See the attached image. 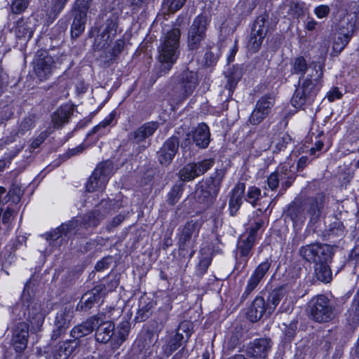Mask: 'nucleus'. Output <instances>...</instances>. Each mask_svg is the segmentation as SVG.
Returning a JSON list of instances; mask_svg holds the SVG:
<instances>
[{
	"label": "nucleus",
	"mask_w": 359,
	"mask_h": 359,
	"mask_svg": "<svg viewBox=\"0 0 359 359\" xmlns=\"http://www.w3.org/2000/svg\"><path fill=\"white\" fill-rule=\"evenodd\" d=\"M323 76V67L320 62H312L309 73L299 80V86L291 100L292 104L296 108L311 104L320 89Z\"/></svg>",
	"instance_id": "f257e3e1"
},
{
	"label": "nucleus",
	"mask_w": 359,
	"mask_h": 359,
	"mask_svg": "<svg viewBox=\"0 0 359 359\" xmlns=\"http://www.w3.org/2000/svg\"><path fill=\"white\" fill-rule=\"evenodd\" d=\"M226 172L224 168L216 169L203 183L199 182L196 185L194 199L197 203L201 205L202 208H208L214 203Z\"/></svg>",
	"instance_id": "f03ea898"
},
{
	"label": "nucleus",
	"mask_w": 359,
	"mask_h": 359,
	"mask_svg": "<svg viewBox=\"0 0 359 359\" xmlns=\"http://www.w3.org/2000/svg\"><path fill=\"white\" fill-rule=\"evenodd\" d=\"M309 311L311 318L318 323H327L336 316L335 304L326 296L318 295L309 302Z\"/></svg>",
	"instance_id": "7ed1b4c3"
},
{
	"label": "nucleus",
	"mask_w": 359,
	"mask_h": 359,
	"mask_svg": "<svg viewBox=\"0 0 359 359\" xmlns=\"http://www.w3.org/2000/svg\"><path fill=\"white\" fill-rule=\"evenodd\" d=\"M202 224L203 222L201 220L194 219L185 223L179 234L178 245L180 251L187 252L189 250H191L190 257L193 256L196 238L198 236Z\"/></svg>",
	"instance_id": "20e7f679"
},
{
	"label": "nucleus",
	"mask_w": 359,
	"mask_h": 359,
	"mask_svg": "<svg viewBox=\"0 0 359 359\" xmlns=\"http://www.w3.org/2000/svg\"><path fill=\"white\" fill-rule=\"evenodd\" d=\"M208 26L207 15L201 14L194 18L187 34V43L189 50H196L200 48L202 41L206 36Z\"/></svg>",
	"instance_id": "39448f33"
},
{
	"label": "nucleus",
	"mask_w": 359,
	"mask_h": 359,
	"mask_svg": "<svg viewBox=\"0 0 359 359\" xmlns=\"http://www.w3.org/2000/svg\"><path fill=\"white\" fill-rule=\"evenodd\" d=\"M172 80L177 81L180 85V92L176 97L177 103L182 102L189 97L198 83L197 73L189 69L174 75Z\"/></svg>",
	"instance_id": "423d86ee"
},
{
	"label": "nucleus",
	"mask_w": 359,
	"mask_h": 359,
	"mask_svg": "<svg viewBox=\"0 0 359 359\" xmlns=\"http://www.w3.org/2000/svg\"><path fill=\"white\" fill-rule=\"evenodd\" d=\"M112 173V162L104 161L100 163L89 177L86 184V190L88 192H93L97 189L103 188Z\"/></svg>",
	"instance_id": "0eeeda50"
},
{
	"label": "nucleus",
	"mask_w": 359,
	"mask_h": 359,
	"mask_svg": "<svg viewBox=\"0 0 359 359\" xmlns=\"http://www.w3.org/2000/svg\"><path fill=\"white\" fill-rule=\"evenodd\" d=\"M299 252L304 259L315 264L321 262H327L330 257L329 246L320 243H311L302 246Z\"/></svg>",
	"instance_id": "6e6552de"
},
{
	"label": "nucleus",
	"mask_w": 359,
	"mask_h": 359,
	"mask_svg": "<svg viewBox=\"0 0 359 359\" xmlns=\"http://www.w3.org/2000/svg\"><path fill=\"white\" fill-rule=\"evenodd\" d=\"M53 69V57L46 50H38L34 60V71L36 77L41 81H46L52 75Z\"/></svg>",
	"instance_id": "1a4fd4ad"
},
{
	"label": "nucleus",
	"mask_w": 359,
	"mask_h": 359,
	"mask_svg": "<svg viewBox=\"0 0 359 359\" xmlns=\"http://www.w3.org/2000/svg\"><path fill=\"white\" fill-rule=\"evenodd\" d=\"M212 158L204 159L197 163L186 164L179 172V178L182 182H190L205 174L214 165Z\"/></svg>",
	"instance_id": "9d476101"
},
{
	"label": "nucleus",
	"mask_w": 359,
	"mask_h": 359,
	"mask_svg": "<svg viewBox=\"0 0 359 359\" xmlns=\"http://www.w3.org/2000/svg\"><path fill=\"white\" fill-rule=\"evenodd\" d=\"M158 126V122H147L128 135V140L139 145L138 153L142 152L147 148V146L144 143L154 135Z\"/></svg>",
	"instance_id": "9b49d317"
},
{
	"label": "nucleus",
	"mask_w": 359,
	"mask_h": 359,
	"mask_svg": "<svg viewBox=\"0 0 359 359\" xmlns=\"http://www.w3.org/2000/svg\"><path fill=\"white\" fill-rule=\"evenodd\" d=\"M106 293V286L100 284L85 292L76 306V311H87L97 304Z\"/></svg>",
	"instance_id": "f8f14e48"
},
{
	"label": "nucleus",
	"mask_w": 359,
	"mask_h": 359,
	"mask_svg": "<svg viewBox=\"0 0 359 359\" xmlns=\"http://www.w3.org/2000/svg\"><path fill=\"white\" fill-rule=\"evenodd\" d=\"M74 317V310L71 307H65L59 310L54 320L52 339H57L64 334L70 325Z\"/></svg>",
	"instance_id": "ddd939ff"
},
{
	"label": "nucleus",
	"mask_w": 359,
	"mask_h": 359,
	"mask_svg": "<svg viewBox=\"0 0 359 359\" xmlns=\"http://www.w3.org/2000/svg\"><path fill=\"white\" fill-rule=\"evenodd\" d=\"M271 266V259H266L264 262L260 263L255 269L250 277L245 291L241 295V300H245L250 293L257 287L262 279L269 271Z\"/></svg>",
	"instance_id": "4468645a"
},
{
	"label": "nucleus",
	"mask_w": 359,
	"mask_h": 359,
	"mask_svg": "<svg viewBox=\"0 0 359 359\" xmlns=\"http://www.w3.org/2000/svg\"><path fill=\"white\" fill-rule=\"evenodd\" d=\"M255 241L253 236H242L237 244V251L238 257L237 258L236 269L243 270L247 264L249 258L251 256V251L255 245Z\"/></svg>",
	"instance_id": "2eb2a0df"
},
{
	"label": "nucleus",
	"mask_w": 359,
	"mask_h": 359,
	"mask_svg": "<svg viewBox=\"0 0 359 359\" xmlns=\"http://www.w3.org/2000/svg\"><path fill=\"white\" fill-rule=\"evenodd\" d=\"M158 60L161 63V74H167L176 62L180 50L172 46L160 43L158 46Z\"/></svg>",
	"instance_id": "dca6fc26"
},
{
	"label": "nucleus",
	"mask_w": 359,
	"mask_h": 359,
	"mask_svg": "<svg viewBox=\"0 0 359 359\" xmlns=\"http://www.w3.org/2000/svg\"><path fill=\"white\" fill-rule=\"evenodd\" d=\"M271 347L272 341L270 339H257L247 346L246 354L250 358L265 359Z\"/></svg>",
	"instance_id": "f3484780"
},
{
	"label": "nucleus",
	"mask_w": 359,
	"mask_h": 359,
	"mask_svg": "<svg viewBox=\"0 0 359 359\" xmlns=\"http://www.w3.org/2000/svg\"><path fill=\"white\" fill-rule=\"evenodd\" d=\"M179 143V139L175 136L170 137L164 142L157 152V157L160 164L168 165L172 162L178 150Z\"/></svg>",
	"instance_id": "a211bd4d"
},
{
	"label": "nucleus",
	"mask_w": 359,
	"mask_h": 359,
	"mask_svg": "<svg viewBox=\"0 0 359 359\" xmlns=\"http://www.w3.org/2000/svg\"><path fill=\"white\" fill-rule=\"evenodd\" d=\"M29 337V326L22 322L18 323L13 330L12 342L14 349L22 353L27 346Z\"/></svg>",
	"instance_id": "6ab92c4d"
},
{
	"label": "nucleus",
	"mask_w": 359,
	"mask_h": 359,
	"mask_svg": "<svg viewBox=\"0 0 359 359\" xmlns=\"http://www.w3.org/2000/svg\"><path fill=\"white\" fill-rule=\"evenodd\" d=\"M102 320H103V313H98L91 316L86 321L75 326L71 331V336L78 341L79 338L91 333Z\"/></svg>",
	"instance_id": "aec40b11"
},
{
	"label": "nucleus",
	"mask_w": 359,
	"mask_h": 359,
	"mask_svg": "<svg viewBox=\"0 0 359 359\" xmlns=\"http://www.w3.org/2000/svg\"><path fill=\"white\" fill-rule=\"evenodd\" d=\"M115 325L114 323L109 320H104V315L103 314V320L99 322L96 326L95 337V340L102 344H106L113 339L114 334Z\"/></svg>",
	"instance_id": "412c9836"
},
{
	"label": "nucleus",
	"mask_w": 359,
	"mask_h": 359,
	"mask_svg": "<svg viewBox=\"0 0 359 359\" xmlns=\"http://www.w3.org/2000/svg\"><path fill=\"white\" fill-rule=\"evenodd\" d=\"M245 190V184L238 182L231 192L229 201L230 215L234 216L240 209L243 203V198Z\"/></svg>",
	"instance_id": "4be33fe9"
},
{
	"label": "nucleus",
	"mask_w": 359,
	"mask_h": 359,
	"mask_svg": "<svg viewBox=\"0 0 359 359\" xmlns=\"http://www.w3.org/2000/svg\"><path fill=\"white\" fill-rule=\"evenodd\" d=\"M193 142L201 149H205L210 142V132L208 126L201 123L191 133Z\"/></svg>",
	"instance_id": "5701e85b"
},
{
	"label": "nucleus",
	"mask_w": 359,
	"mask_h": 359,
	"mask_svg": "<svg viewBox=\"0 0 359 359\" xmlns=\"http://www.w3.org/2000/svg\"><path fill=\"white\" fill-rule=\"evenodd\" d=\"M358 29L359 16L356 13H353L348 14L340 22L339 32L351 39Z\"/></svg>",
	"instance_id": "b1692460"
},
{
	"label": "nucleus",
	"mask_w": 359,
	"mask_h": 359,
	"mask_svg": "<svg viewBox=\"0 0 359 359\" xmlns=\"http://www.w3.org/2000/svg\"><path fill=\"white\" fill-rule=\"evenodd\" d=\"M264 315L269 316L266 303L264 297H257L248 311L247 318L251 322H257Z\"/></svg>",
	"instance_id": "393cba45"
},
{
	"label": "nucleus",
	"mask_w": 359,
	"mask_h": 359,
	"mask_svg": "<svg viewBox=\"0 0 359 359\" xmlns=\"http://www.w3.org/2000/svg\"><path fill=\"white\" fill-rule=\"evenodd\" d=\"M46 313L41 304L34 303L28 307L27 319L32 325V329L38 331L42 327Z\"/></svg>",
	"instance_id": "a878e982"
},
{
	"label": "nucleus",
	"mask_w": 359,
	"mask_h": 359,
	"mask_svg": "<svg viewBox=\"0 0 359 359\" xmlns=\"http://www.w3.org/2000/svg\"><path fill=\"white\" fill-rule=\"evenodd\" d=\"M79 345V341L72 339L60 343L53 351L54 359H67Z\"/></svg>",
	"instance_id": "bb28decb"
},
{
	"label": "nucleus",
	"mask_w": 359,
	"mask_h": 359,
	"mask_svg": "<svg viewBox=\"0 0 359 359\" xmlns=\"http://www.w3.org/2000/svg\"><path fill=\"white\" fill-rule=\"evenodd\" d=\"M184 335L182 332H176L169 336L165 344L162 346V354L168 358L183 344Z\"/></svg>",
	"instance_id": "cd10ccee"
},
{
	"label": "nucleus",
	"mask_w": 359,
	"mask_h": 359,
	"mask_svg": "<svg viewBox=\"0 0 359 359\" xmlns=\"http://www.w3.org/2000/svg\"><path fill=\"white\" fill-rule=\"evenodd\" d=\"M130 329V323L128 320L121 322L118 326L117 332L111 341L112 349H117L126 340Z\"/></svg>",
	"instance_id": "c85d7f7f"
},
{
	"label": "nucleus",
	"mask_w": 359,
	"mask_h": 359,
	"mask_svg": "<svg viewBox=\"0 0 359 359\" xmlns=\"http://www.w3.org/2000/svg\"><path fill=\"white\" fill-rule=\"evenodd\" d=\"M285 297V289L282 286L273 290L269 294L266 303L268 316H271L274 312L280 302L283 301Z\"/></svg>",
	"instance_id": "c756f323"
},
{
	"label": "nucleus",
	"mask_w": 359,
	"mask_h": 359,
	"mask_svg": "<svg viewBox=\"0 0 359 359\" xmlns=\"http://www.w3.org/2000/svg\"><path fill=\"white\" fill-rule=\"evenodd\" d=\"M79 224V220L72 219L67 223L62 224L60 226L56 228L50 233L47 234V240L57 241L62 236H67L75 229Z\"/></svg>",
	"instance_id": "7c9ffc66"
},
{
	"label": "nucleus",
	"mask_w": 359,
	"mask_h": 359,
	"mask_svg": "<svg viewBox=\"0 0 359 359\" xmlns=\"http://www.w3.org/2000/svg\"><path fill=\"white\" fill-rule=\"evenodd\" d=\"M324 196L319 195L317 198L310 201L307 214L310 217V220L312 223H316L318 220L321 210L324 208Z\"/></svg>",
	"instance_id": "2f4dec72"
},
{
	"label": "nucleus",
	"mask_w": 359,
	"mask_h": 359,
	"mask_svg": "<svg viewBox=\"0 0 359 359\" xmlns=\"http://www.w3.org/2000/svg\"><path fill=\"white\" fill-rule=\"evenodd\" d=\"M74 109L70 105H64L57 109L53 115V123L55 127H60L69 121Z\"/></svg>",
	"instance_id": "473e14b6"
},
{
	"label": "nucleus",
	"mask_w": 359,
	"mask_h": 359,
	"mask_svg": "<svg viewBox=\"0 0 359 359\" xmlns=\"http://www.w3.org/2000/svg\"><path fill=\"white\" fill-rule=\"evenodd\" d=\"M291 168L292 166L290 163H284L275 171L276 172H278L281 183L285 188H288L295 179L294 172L292 171Z\"/></svg>",
	"instance_id": "72a5a7b5"
},
{
	"label": "nucleus",
	"mask_w": 359,
	"mask_h": 359,
	"mask_svg": "<svg viewBox=\"0 0 359 359\" xmlns=\"http://www.w3.org/2000/svg\"><path fill=\"white\" fill-rule=\"evenodd\" d=\"M69 0H43L44 6L47 7L49 18L54 20L65 8Z\"/></svg>",
	"instance_id": "f704fd0d"
},
{
	"label": "nucleus",
	"mask_w": 359,
	"mask_h": 359,
	"mask_svg": "<svg viewBox=\"0 0 359 359\" xmlns=\"http://www.w3.org/2000/svg\"><path fill=\"white\" fill-rule=\"evenodd\" d=\"M181 31L179 28H173L167 32L161 39V43L179 49Z\"/></svg>",
	"instance_id": "c9c22d12"
},
{
	"label": "nucleus",
	"mask_w": 359,
	"mask_h": 359,
	"mask_svg": "<svg viewBox=\"0 0 359 359\" xmlns=\"http://www.w3.org/2000/svg\"><path fill=\"white\" fill-rule=\"evenodd\" d=\"M118 208V202L114 200H102L100 203L94 208V210L99 212L104 219L108 215L111 214Z\"/></svg>",
	"instance_id": "e433bc0d"
},
{
	"label": "nucleus",
	"mask_w": 359,
	"mask_h": 359,
	"mask_svg": "<svg viewBox=\"0 0 359 359\" xmlns=\"http://www.w3.org/2000/svg\"><path fill=\"white\" fill-rule=\"evenodd\" d=\"M102 220V216L99 212H97L93 209L83 216L81 225L84 229L95 228Z\"/></svg>",
	"instance_id": "4c0bfd02"
},
{
	"label": "nucleus",
	"mask_w": 359,
	"mask_h": 359,
	"mask_svg": "<svg viewBox=\"0 0 359 359\" xmlns=\"http://www.w3.org/2000/svg\"><path fill=\"white\" fill-rule=\"evenodd\" d=\"M315 276L318 280L323 283H328L332 280V271L327 262L316 264Z\"/></svg>",
	"instance_id": "58836bf2"
},
{
	"label": "nucleus",
	"mask_w": 359,
	"mask_h": 359,
	"mask_svg": "<svg viewBox=\"0 0 359 359\" xmlns=\"http://www.w3.org/2000/svg\"><path fill=\"white\" fill-rule=\"evenodd\" d=\"M346 316L350 325L357 326L359 324V292L355 295L351 309Z\"/></svg>",
	"instance_id": "ea45409f"
},
{
	"label": "nucleus",
	"mask_w": 359,
	"mask_h": 359,
	"mask_svg": "<svg viewBox=\"0 0 359 359\" xmlns=\"http://www.w3.org/2000/svg\"><path fill=\"white\" fill-rule=\"evenodd\" d=\"M14 32L16 37L19 39H29L32 36L33 30L28 23L22 19L17 21L16 25L14 27Z\"/></svg>",
	"instance_id": "a19ab883"
},
{
	"label": "nucleus",
	"mask_w": 359,
	"mask_h": 359,
	"mask_svg": "<svg viewBox=\"0 0 359 359\" xmlns=\"http://www.w3.org/2000/svg\"><path fill=\"white\" fill-rule=\"evenodd\" d=\"M275 95L273 93H269L262 96L257 101L255 106L269 115L275 104Z\"/></svg>",
	"instance_id": "79ce46f5"
},
{
	"label": "nucleus",
	"mask_w": 359,
	"mask_h": 359,
	"mask_svg": "<svg viewBox=\"0 0 359 359\" xmlns=\"http://www.w3.org/2000/svg\"><path fill=\"white\" fill-rule=\"evenodd\" d=\"M311 63L309 65H308L306 59L303 56L297 57L294 59L292 63V74H298L301 76V79L305 78V74L308 72L309 73V69L311 67Z\"/></svg>",
	"instance_id": "37998d69"
},
{
	"label": "nucleus",
	"mask_w": 359,
	"mask_h": 359,
	"mask_svg": "<svg viewBox=\"0 0 359 359\" xmlns=\"http://www.w3.org/2000/svg\"><path fill=\"white\" fill-rule=\"evenodd\" d=\"M74 17L72 25L71 33L72 37L76 38L84 30L87 16H83V15L76 13H74Z\"/></svg>",
	"instance_id": "c03bdc74"
},
{
	"label": "nucleus",
	"mask_w": 359,
	"mask_h": 359,
	"mask_svg": "<svg viewBox=\"0 0 359 359\" xmlns=\"http://www.w3.org/2000/svg\"><path fill=\"white\" fill-rule=\"evenodd\" d=\"M286 217H288L294 225L299 222H302L304 219V209L302 206L297 205H290L286 212Z\"/></svg>",
	"instance_id": "a18cd8bd"
},
{
	"label": "nucleus",
	"mask_w": 359,
	"mask_h": 359,
	"mask_svg": "<svg viewBox=\"0 0 359 359\" xmlns=\"http://www.w3.org/2000/svg\"><path fill=\"white\" fill-rule=\"evenodd\" d=\"M344 226L343 223L337 218H334L327 229V234L329 236L342 237L344 235Z\"/></svg>",
	"instance_id": "49530a36"
},
{
	"label": "nucleus",
	"mask_w": 359,
	"mask_h": 359,
	"mask_svg": "<svg viewBox=\"0 0 359 359\" xmlns=\"http://www.w3.org/2000/svg\"><path fill=\"white\" fill-rule=\"evenodd\" d=\"M147 299L144 297H141L139 302V307H138V318H140L141 320H144L145 318H148L151 308L153 307V304L151 302L149 301L147 302Z\"/></svg>",
	"instance_id": "de8ad7c7"
},
{
	"label": "nucleus",
	"mask_w": 359,
	"mask_h": 359,
	"mask_svg": "<svg viewBox=\"0 0 359 359\" xmlns=\"http://www.w3.org/2000/svg\"><path fill=\"white\" fill-rule=\"evenodd\" d=\"M269 115H267L264 111H262L260 109L255 106L248 118V121L253 126H257L261 123Z\"/></svg>",
	"instance_id": "09e8293b"
},
{
	"label": "nucleus",
	"mask_w": 359,
	"mask_h": 359,
	"mask_svg": "<svg viewBox=\"0 0 359 359\" xmlns=\"http://www.w3.org/2000/svg\"><path fill=\"white\" fill-rule=\"evenodd\" d=\"M35 124V117L33 115H29L25 117L20 122L18 134L24 135L27 131L30 130Z\"/></svg>",
	"instance_id": "8fccbe9b"
},
{
	"label": "nucleus",
	"mask_w": 359,
	"mask_h": 359,
	"mask_svg": "<svg viewBox=\"0 0 359 359\" xmlns=\"http://www.w3.org/2000/svg\"><path fill=\"white\" fill-rule=\"evenodd\" d=\"M183 191V187L182 184H175L172 188L171 191L168 195V202L171 205H175L181 198Z\"/></svg>",
	"instance_id": "3c124183"
},
{
	"label": "nucleus",
	"mask_w": 359,
	"mask_h": 359,
	"mask_svg": "<svg viewBox=\"0 0 359 359\" xmlns=\"http://www.w3.org/2000/svg\"><path fill=\"white\" fill-rule=\"evenodd\" d=\"M350 40L351 38L347 37L341 34H339V32L337 37L335 39L333 43V50L337 53H340L348 43Z\"/></svg>",
	"instance_id": "603ef678"
},
{
	"label": "nucleus",
	"mask_w": 359,
	"mask_h": 359,
	"mask_svg": "<svg viewBox=\"0 0 359 359\" xmlns=\"http://www.w3.org/2000/svg\"><path fill=\"white\" fill-rule=\"evenodd\" d=\"M211 262H212V258L210 256H209V255L202 256L200 258L199 262L196 266V275L198 276H203L206 273L209 266L210 265Z\"/></svg>",
	"instance_id": "864d4df0"
},
{
	"label": "nucleus",
	"mask_w": 359,
	"mask_h": 359,
	"mask_svg": "<svg viewBox=\"0 0 359 359\" xmlns=\"http://www.w3.org/2000/svg\"><path fill=\"white\" fill-rule=\"evenodd\" d=\"M261 196V189L255 186L250 187L248 189L245 200L253 206L257 205V202Z\"/></svg>",
	"instance_id": "5fc2aeb1"
},
{
	"label": "nucleus",
	"mask_w": 359,
	"mask_h": 359,
	"mask_svg": "<svg viewBox=\"0 0 359 359\" xmlns=\"http://www.w3.org/2000/svg\"><path fill=\"white\" fill-rule=\"evenodd\" d=\"M268 20L269 15L266 13L262 14L256 18L252 27L261 32L264 31V33L266 34L269 30Z\"/></svg>",
	"instance_id": "6e6d98bb"
},
{
	"label": "nucleus",
	"mask_w": 359,
	"mask_h": 359,
	"mask_svg": "<svg viewBox=\"0 0 359 359\" xmlns=\"http://www.w3.org/2000/svg\"><path fill=\"white\" fill-rule=\"evenodd\" d=\"M264 39L252 34H250L247 47L252 53H257L261 48Z\"/></svg>",
	"instance_id": "4d7b16f0"
},
{
	"label": "nucleus",
	"mask_w": 359,
	"mask_h": 359,
	"mask_svg": "<svg viewBox=\"0 0 359 359\" xmlns=\"http://www.w3.org/2000/svg\"><path fill=\"white\" fill-rule=\"evenodd\" d=\"M92 0H76L74 6V12L87 16V12L90 8Z\"/></svg>",
	"instance_id": "13d9d810"
},
{
	"label": "nucleus",
	"mask_w": 359,
	"mask_h": 359,
	"mask_svg": "<svg viewBox=\"0 0 359 359\" xmlns=\"http://www.w3.org/2000/svg\"><path fill=\"white\" fill-rule=\"evenodd\" d=\"M290 140V137L288 135L285 134L282 137L278 138L276 142H272L271 143L274 144L273 152L278 153L282 150H284L287 147Z\"/></svg>",
	"instance_id": "bf43d9fd"
},
{
	"label": "nucleus",
	"mask_w": 359,
	"mask_h": 359,
	"mask_svg": "<svg viewBox=\"0 0 359 359\" xmlns=\"http://www.w3.org/2000/svg\"><path fill=\"white\" fill-rule=\"evenodd\" d=\"M187 0H165L163 6L168 7V11L175 13L180 10L185 4Z\"/></svg>",
	"instance_id": "052dcab7"
},
{
	"label": "nucleus",
	"mask_w": 359,
	"mask_h": 359,
	"mask_svg": "<svg viewBox=\"0 0 359 359\" xmlns=\"http://www.w3.org/2000/svg\"><path fill=\"white\" fill-rule=\"evenodd\" d=\"M226 74L228 79L229 89L235 88L241 78L240 72L238 71L235 72V67H233L232 70L227 72Z\"/></svg>",
	"instance_id": "680f3d73"
},
{
	"label": "nucleus",
	"mask_w": 359,
	"mask_h": 359,
	"mask_svg": "<svg viewBox=\"0 0 359 359\" xmlns=\"http://www.w3.org/2000/svg\"><path fill=\"white\" fill-rule=\"evenodd\" d=\"M29 4V0H14L11 5L13 13L19 14L23 12Z\"/></svg>",
	"instance_id": "e2e57ef3"
},
{
	"label": "nucleus",
	"mask_w": 359,
	"mask_h": 359,
	"mask_svg": "<svg viewBox=\"0 0 359 359\" xmlns=\"http://www.w3.org/2000/svg\"><path fill=\"white\" fill-rule=\"evenodd\" d=\"M114 113H111L109 114V116L106 118L103 121H102L101 123H100L97 126H96L93 130V133H100V134H104L105 133V131H102V129H105L106 127H107L108 126H109L112 121L114 120Z\"/></svg>",
	"instance_id": "0e129e2a"
},
{
	"label": "nucleus",
	"mask_w": 359,
	"mask_h": 359,
	"mask_svg": "<svg viewBox=\"0 0 359 359\" xmlns=\"http://www.w3.org/2000/svg\"><path fill=\"white\" fill-rule=\"evenodd\" d=\"M282 329L284 330L285 335L288 339H292L294 334L297 328V322L292 321L289 325L283 323Z\"/></svg>",
	"instance_id": "69168bd1"
},
{
	"label": "nucleus",
	"mask_w": 359,
	"mask_h": 359,
	"mask_svg": "<svg viewBox=\"0 0 359 359\" xmlns=\"http://www.w3.org/2000/svg\"><path fill=\"white\" fill-rule=\"evenodd\" d=\"M281 182V180L278 175V172L271 173L267 178V184L269 188L271 190H275L278 187V184Z\"/></svg>",
	"instance_id": "338daca9"
},
{
	"label": "nucleus",
	"mask_w": 359,
	"mask_h": 359,
	"mask_svg": "<svg viewBox=\"0 0 359 359\" xmlns=\"http://www.w3.org/2000/svg\"><path fill=\"white\" fill-rule=\"evenodd\" d=\"M330 12V7L327 5H320L316 7L314 9V13L318 18H326Z\"/></svg>",
	"instance_id": "774afa93"
}]
</instances>
